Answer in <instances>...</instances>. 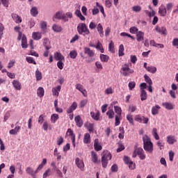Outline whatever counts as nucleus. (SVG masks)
Wrapping results in <instances>:
<instances>
[{
    "label": "nucleus",
    "instance_id": "nucleus-24",
    "mask_svg": "<svg viewBox=\"0 0 178 178\" xmlns=\"http://www.w3.org/2000/svg\"><path fill=\"white\" fill-rule=\"evenodd\" d=\"M177 140L173 136H167V143L170 145H173L174 143H176Z\"/></svg>",
    "mask_w": 178,
    "mask_h": 178
},
{
    "label": "nucleus",
    "instance_id": "nucleus-4",
    "mask_svg": "<svg viewBox=\"0 0 178 178\" xmlns=\"http://www.w3.org/2000/svg\"><path fill=\"white\" fill-rule=\"evenodd\" d=\"M121 73L122 76L127 77L130 76V74H133V73H134V70L130 68L129 64H124L121 68Z\"/></svg>",
    "mask_w": 178,
    "mask_h": 178
},
{
    "label": "nucleus",
    "instance_id": "nucleus-21",
    "mask_svg": "<svg viewBox=\"0 0 178 178\" xmlns=\"http://www.w3.org/2000/svg\"><path fill=\"white\" fill-rule=\"evenodd\" d=\"M32 37L33 40H35V41H38V40H41V38H42V35L40 32H33L32 33Z\"/></svg>",
    "mask_w": 178,
    "mask_h": 178
},
{
    "label": "nucleus",
    "instance_id": "nucleus-38",
    "mask_svg": "<svg viewBox=\"0 0 178 178\" xmlns=\"http://www.w3.org/2000/svg\"><path fill=\"white\" fill-rule=\"evenodd\" d=\"M52 29L56 33H60L62 31V26L59 25L54 24Z\"/></svg>",
    "mask_w": 178,
    "mask_h": 178
},
{
    "label": "nucleus",
    "instance_id": "nucleus-53",
    "mask_svg": "<svg viewBox=\"0 0 178 178\" xmlns=\"http://www.w3.org/2000/svg\"><path fill=\"white\" fill-rule=\"evenodd\" d=\"M120 133L118 135V138L120 140H123L124 138V129H122L121 127L120 128Z\"/></svg>",
    "mask_w": 178,
    "mask_h": 178
},
{
    "label": "nucleus",
    "instance_id": "nucleus-47",
    "mask_svg": "<svg viewBox=\"0 0 178 178\" xmlns=\"http://www.w3.org/2000/svg\"><path fill=\"white\" fill-rule=\"evenodd\" d=\"M100 59L102 62H108L109 60V56L105 55V54H100Z\"/></svg>",
    "mask_w": 178,
    "mask_h": 178
},
{
    "label": "nucleus",
    "instance_id": "nucleus-61",
    "mask_svg": "<svg viewBox=\"0 0 178 178\" xmlns=\"http://www.w3.org/2000/svg\"><path fill=\"white\" fill-rule=\"evenodd\" d=\"M136 122H138V123H143V116L138 115L135 116Z\"/></svg>",
    "mask_w": 178,
    "mask_h": 178
},
{
    "label": "nucleus",
    "instance_id": "nucleus-7",
    "mask_svg": "<svg viewBox=\"0 0 178 178\" xmlns=\"http://www.w3.org/2000/svg\"><path fill=\"white\" fill-rule=\"evenodd\" d=\"M83 52H84L85 55H88V56H89V58H92L93 56H95V52L87 47L83 48Z\"/></svg>",
    "mask_w": 178,
    "mask_h": 178
},
{
    "label": "nucleus",
    "instance_id": "nucleus-1",
    "mask_svg": "<svg viewBox=\"0 0 178 178\" xmlns=\"http://www.w3.org/2000/svg\"><path fill=\"white\" fill-rule=\"evenodd\" d=\"M143 148L146 152L152 154L154 152V143L151 142V138L147 135H145L143 137Z\"/></svg>",
    "mask_w": 178,
    "mask_h": 178
},
{
    "label": "nucleus",
    "instance_id": "nucleus-29",
    "mask_svg": "<svg viewBox=\"0 0 178 178\" xmlns=\"http://www.w3.org/2000/svg\"><path fill=\"white\" fill-rule=\"evenodd\" d=\"M147 98V91L145 90H140V99L141 101H145Z\"/></svg>",
    "mask_w": 178,
    "mask_h": 178
},
{
    "label": "nucleus",
    "instance_id": "nucleus-46",
    "mask_svg": "<svg viewBox=\"0 0 178 178\" xmlns=\"http://www.w3.org/2000/svg\"><path fill=\"white\" fill-rule=\"evenodd\" d=\"M51 175H52V171L51 170V168H48L43 174V178H47L51 176Z\"/></svg>",
    "mask_w": 178,
    "mask_h": 178
},
{
    "label": "nucleus",
    "instance_id": "nucleus-30",
    "mask_svg": "<svg viewBox=\"0 0 178 178\" xmlns=\"http://www.w3.org/2000/svg\"><path fill=\"white\" fill-rule=\"evenodd\" d=\"M20 129H21L20 126L15 127L14 129L10 130L9 133H10V134L16 136V134H17V133H19V131L20 130Z\"/></svg>",
    "mask_w": 178,
    "mask_h": 178
},
{
    "label": "nucleus",
    "instance_id": "nucleus-14",
    "mask_svg": "<svg viewBox=\"0 0 178 178\" xmlns=\"http://www.w3.org/2000/svg\"><path fill=\"white\" fill-rule=\"evenodd\" d=\"M62 90V86H58L57 87L52 88V93L54 97H59V92Z\"/></svg>",
    "mask_w": 178,
    "mask_h": 178
},
{
    "label": "nucleus",
    "instance_id": "nucleus-40",
    "mask_svg": "<svg viewBox=\"0 0 178 178\" xmlns=\"http://www.w3.org/2000/svg\"><path fill=\"white\" fill-rule=\"evenodd\" d=\"M27 47V38L23 36L22 38V47L26 49Z\"/></svg>",
    "mask_w": 178,
    "mask_h": 178
},
{
    "label": "nucleus",
    "instance_id": "nucleus-12",
    "mask_svg": "<svg viewBox=\"0 0 178 178\" xmlns=\"http://www.w3.org/2000/svg\"><path fill=\"white\" fill-rule=\"evenodd\" d=\"M137 154H138L140 159H141L142 161H144V159H145V158H146L145 152H144V149H143V148L138 147L137 149Z\"/></svg>",
    "mask_w": 178,
    "mask_h": 178
},
{
    "label": "nucleus",
    "instance_id": "nucleus-54",
    "mask_svg": "<svg viewBox=\"0 0 178 178\" xmlns=\"http://www.w3.org/2000/svg\"><path fill=\"white\" fill-rule=\"evenodd\" d=\"M26 62H28V63H33V65H37V63L35 62V60H34V59H33V57H26Z\"/></svg>",
    "mask_w": 178,
    "mask_h": 178
},
{
    "label": "nucleus",
    "instance_id": "nucleus-52",
    "mask_svg": "<svg viewBox=\"0 0 178 178\" xmlns=\"http://www.w3.org/2000/svg\"><path fill=\"white\" fill-rule=\"evenodd\" d=\"M129 32L131 34H137V33H138V29L136 26L131 27L129 29Z\"/></svg>",
    "mask_w": 178,
    "mask_h": 178
},
{
    "label": "nucleus",
    "instance_id": "nucleus-31",
    "mask_svg": "<svg viewBox=\"0 0 178 178\" xmlns=\"http://www.w3.org/2000/svg\"><path fill=\"white\" fill-rule=\"evenodd\" d=\"M95 48L100 51L102 54H104V47H102V43L99 41L97 42V45H95Z\"/></svg>",
    "mask_w": 178,
    "mask_h": 178
},
{
    "label": "nucleus",
    "instance_id": "nucleus-45",
    "mask_svg": "<svg viewBox=\"0 0 178 178\" xmlns=\"http://www.w3.org/2000/svg\"><path fill=\"white\" fill-rule=\"evenodd\" d=\"M45 165H47V159H43L42 163L38 167V170H41Z\"/></svg>",
    "mask_w": 178,
    "mask_h": 178
},
{
    "label": "nucleus",
    "instance_id": "nucleus-23",
    "mask_svg": "<svg viewBox=\"0 0 178 178\" xmlns=\"http://www.w3.org/2000/svg\"><path fill=\"white\" fill-rule=\"evenodd\" d=\"M161 106L156 105L152 108V115H158Z\"/></svg>",
    "mask_w": 178,
    "mask_h": 178
},
{
    "label": "nucleus",
    "instance_id": "nucleus-42",
    "mask_svg": "<svg viewBox=\"0 0 178 178\" xmlns=\"http://www.w3.org/2000/svg\"><path fill=\"white\" fill-rule=\"evenodd\" d=\"M106 115L108 116V119H113V118H115V112L113 110H108L106 112Z\"/></svg>",
    "mask_w": 178,
    "mask_h": 178
},
{
    "label": "nucleus",
    "instance_id": "nucleus-58",
    "mask_svg": "<svg viewBox=\"0 0 178 178\" xmlns=\"http://www.w3.org/2000/svg\"><path fill=\"white\" fill-rule=\"evenodd\" d=\"M75 88L76 90H78V91H83L84 89V86L83 85H81V83H76L75 85Z\"/></svg>",
    "mask_w": 178,
    "mask_h": 178
},
{
    "label": "nucleus",
    "instance_id": "nucleus-28",
    "mask_svg": "<svg viewBox=\"0 0 178 178\" xmlns=\"http://www.w3.org/2000/svg\"><path fill=\"white\" fill-rule=\"evenodd\" d=\"M91 156H92V162H93L94 163H97L98 161V156L97 155V153L94 151H92Z\"/></svg>",
    "mask_w": 178,
    "mask_h": 178
},
{
    "label": "nucleus",
    "instance_id": "nucleus-35",
    "mask_svg": "<svg viewBox=\"0 0 178 178\" xmlns=\"http://www.w3.org/2000/svg\"><path fill=\"white\" fill-rule=\"evenodd\" d=\"M152 134L155 140H159V135H158V129L156 128L152 129Z\"/></svg>",
    "mask_w": 178,
    "mask_h": 178
},
{
    "label": "nucleus",
    "instance_id": "nucleus-11",
    "mask_svg": "<svg viewBox=\"0 0 178 178\" xmlns=\"http://www.w3.org/2000/svg\"><path fill=\"white\" fill-rule=\"evenodd\" d=\"M94 148L97 152L102 149V145H101V143H99V140L98 138L95 139Z\"/></svg>",
    "mask_w": 178,
    "mask_h": 178
},
{
    "label": "nucleus",
    "instance_id": "nucleus-8",
    "mask_svg": "<svg viewBox=\"0 0 178 178\" xmlns=\"http://www.w3.org/2000/svg\"><path fill=\"white\" fill-rule=\"evenodd\" d=\"M48 41H49L48 38H45L43 42V45H44L45 49L47 50L43 54L44 58H47L48 55H49V51H49V49H51V47L47 45V42H48Z\"/></svg>",
    "mask_w": 178,
    "mask_h": 178
},
{
    "label": "nucleus",
    "instance_id": "nucleus-37",
    "mask_svg": "<svg viewBox=\"0 0 178 178\" xmlns=\"http://www.w3.org/2000/svg\"><path fill=\"white\" fill-rule=\"evenodd\" d=\"M118 55L119 56H123L124 55V46L123 44H120L119 47Z\"/></svg>",
    "mask_w": 178,
    "mask_h": 178
},
{
    "label": "nucleus",
    "instance_id": "nucleus-59",
    "mask_svg": "<svg viewBox=\"0 0 178 178\" xmlns=\"http://www.w3.org/2000/svg\"><path fill=\"white\" fill-rule=\"evenodd\" d=\"M16 63V61L15 60H10L8 64L7 67L8 69H10L12 67H13V66H15V64Z\"/></svg>",
    "mask_w": 178,
    "mask_h": 178
},
{
    "label": "nucleus",
    "instance_id": "nucleus-9",
    "mask_svg": "<svg viewBox=\"0 0 178 178\" xmlns=\"http://www.w3.org/2000/svg\"><path fill=\"white\" fill-rule=\"evenodd\" d=\"M11 17L14 20L15 23L17 24H19L23 22V19H22V17L19 16L16 13H13L11 14Z\"/></svg>",
    "mask_w": 178,
    "mask_h": 178
},
{
    "label": "nucleus",
    "instance_id": "nucleus-55",
    "mask_svg": "<svg viewBox=\"0 0 178 178\" xmlns=\"http://www.w3.org/2000/svg\"><path fill=\"white\" fill-rule=\"evenodd\" d=\"M105 94H106L107 95H109L111 94H113V89L112 88V87H109L107 88L105 91H104Z\"/></svg>",
    "mask_w": 178,
    "mask_h": 178
},
{
    "label": "nucleus",
    "instance_id": "nucleus-43",
    "mask_svg": "<svg viewBox=\"0 0 178 178\" xmlns=\"http://www.w3.org/2000/svg\"><path fill=\"white\" fill-rule=\"evenodd\" d=\"M147 72H149V73H152L153 74L156 73V67H154V66H148Z\"/></svg>",
    "mask_w": 178,
    "mask_h": 178
},
{
    "label": "nucleus",
    "instance_id": "nucleus-57",
    "mask_svg": "<svg viewBox=\"0 0 178 178\" xmlns=\"http://www.w3.org/2000/svg\"><path fill=\"white\" fill-rule=\"evenodd\" d=\"M96 6H97V8H99L100 9L101 13H102V15H104L105 16V10H104V6L100 5L99 3H98V2L96 3Z\"/></svg>",
    "mask_w": 178,
    "mask_h": 178
},
{
    "label": "nucleus",
    "instance_id": "nucleus-13",
    "mask_svg": "<svg viewBox=\"0 0 178 178\" xmlns=\"http://www.w3.org/2000/svg\"><path fill=\"white\" fill-rule=\"evenodd\" d=\"M159 13L160 14V16H162L163 17H165V16H166V13H168V11L166 10V8L165 7V5L162 4L159 8Z\"/></svg>",
    "mask_w": 178,
    "mask_h": 178
},
{
    "label": "nucleus",
    "instance_id": "nucleus-15",
    "mask_svg": "<svg viewBox=\"0 0 178 178\" xmlns=\"http://www.w3.org/2000/svg\"><path fill=\"white\" fill-rule=\"evenodd\" d=\"M74 122L78 127H83V119H81V117L80 115H76L75 117Z\"/></svg>",
    "mask_w": 178,
    "mask_h": 178
},
{
    "label": "nucleus",
    "instance_id": "nucleus-62",
    "mask_svg": "<svg viewBox=\"0 0 178 178\" xmlns=\"http://www.w3.org/2000/svg\"><path fill=\"white\" fill-rule=\"evenodd\" d=\"M128 86L129 88V90L131 91L133 89L136 88V82L134 81L129 82Z\"/></svg>",
    "mask_w": 178,
    "mask_h": 178
},
{
    "label": "nucleus",
    "instance_id": "nucleus-26",
    "mask_svg": "<svg viewBox=\"0 0 178 178\" xmlns=\"http://www.w3.org/2000/svg\"><path fill=\"white\" fill-rule=\"evenodd\" d=\"M44 92L45 91L44 90V88L42 87H40L37 90V95L40 97V98H42V97H44Z\"/></svg>",
    "mask_w": 178,
    "mask_h": 178
},
{
    "label": "nucleus",
    "instance_id": "nucleus-2",
    "mask_svg": "<svg viewBox=\"0 0 178 178\" xmlns=\"http://www.w3.org/2000/svg\"><path fill=\"white\" fill-rule=\"evenodd\" d=\"M77 31L81 35H88L90 34V30L85 23H80L77 26Z\"/></svg>",
    "mask_w": 178,
    "mask_h": 178
},
{
    "label": "nucleus",
    "instance_id": "nucleus-19",
    "mask_svg": "<svg viewBox=\"0 0 178 178\" xmlns=\"http://www.w3.org/2000/svg\"><path fill=\"white\" fill-rule=\"evenodd\" d=\"M54 59L56 60H58V62H60L62 60H65V56H63V55H62V54H60L59 52H56L54 54Z\"/></svg>",
    "mask_w": 178,
    "mask_h": 178
},
{
    "label": "nucleus",
    "instance_id": "nucleus-63",
    "mask_svg": "<svg viewBox=\"0 0 178 178\" xmlns=\"http://www.w3.org/2000/svg\"><path fill=\"white\" fill-rule=\"evenodd\" d=\"M129 112H136V111H137V106H134V105H131L129 106L128 108Z\"/></svg>",
    "mask_w": 178,
    "mask_h": 178
},
{
    "label": "nucleus",
    "instance_id": "nucleus-25",
    "mask_svg": "<svg viewBox=\"0 0 178 178\" xmlns=\"http://www.w3.org/2000/svg\"><path fill=\"white\" fill-rule=\"evenodd\" d=\"M155 30L156 31H157V33H160L161 34H163V35L166 34V28L163 26L162 27L156 26Z\"/></svg>",
    "mask_w": 178,
    "mask_h": 178
},
{
    "label": "nucleus",
    "instance_id": "nucleus-20",
    "mask_svg": "<svg viewBox=\"0 0 178 178\" xmlns=\"http://www.w3.org/2000/svg\"><path fill=\"white\" fill-rule=\"evenodd\" d=\"M83 143L84 144H90L91 143V136L90 134L86 133L83 136Z\"/></svg>",
    "mask_w": 178,
    "mask_h": 178
},
{
    "label": "nucleus",
    "instance_id": "nucleus-56",
    "mask_svg": "<svg viewBox=\"0 0 178 178\" xmlns=\"http://www.w3.org/2000/svg\"><path fill=\"white\" fill-rule=\"evenodd\" d=\"M63 17V14H62V12L60 11L57 12L54 15V17L56 19H59L60 20H62Z\"/></svg>",
    "mask_w": 178,
    "mask_h": 178
},
{
    "label": "nucleus",
    "instance_id": "nucleus-34",
    "mask_svg": "<svg viewBox=\"0 0 178 178\" xmlns=\"http://www.w3.org/2000/svg\"><path fill=\"white\" fill-rule=\"evenodd\" d=\"M59 119V115L54 113L51 116V123H56V121Z\"/></svg>",
    "mask_w": 178,
    "mask_h": 178
},
{
    "label": "nucleus",
    "instance_id": "nucleus-3",
    "mask_svg": "<svg viewBox=\"0 0 178 178\" xmlns=\"http://www.w3.org/2000/svg\"><path fill=\"white\" fill-rule=\"evenodd\" d=\"M112 159V154L108 150H106L103 152V155L102 156V165L103 168H106L108 166V161H111Z\"/></svg>",
    "mask_w": 178,
    "mask_h": 178
},
{
    "label": "nucleus",
    "instance_id": "nucleus-50",
    "mask_svg": "<svg viewBox=\"0 0 178 178\" xmlns=\"http://www.w3.org/2000/svg\"><path fill=\"white\" fill-rule=\"evenodd\" d=\"M86 127L90 133L94 131V124L88 123L86 124Z\"/></svg>",
    "mask_w": 178,
    "mask_h": 178
},
{
    "label": "nucleus",
    "instance_id": "nucleus-5",
    "mask_svg": "<svg viewBox=\"0 0 178 178\" xmlns=\"http://www.w3.org/2000/svg\"><path fill=\"white\" fill-rule=\"evenodd\" d=\"M40 170L37 168L35 170L33 169L31 167H27L26 169V172L27 175H29V176H31L33 178H35V176H37V173H38Z\"/></svg>",
    "mask_w": 178,
    "mask_h": 178
},
{
    "label": "nucleus",
    "instance_id": "nucleus-33",
    "mask_svg": "<svg viewBox=\"0 0 178 178\" xmlns=\"http://www.w3.org/2000/svg\"><path fill=\"white\" fill-rule=\"evenodd\" d=\"M97 31L100 34V37H102V38L104 37V27H102V24H99L97 25Z\"/></svg>",
    "mask_w": 178,
    "mask_h": 178
},
{
    "label": "nucleus",
    "instance_id": "nucleus-32",
    "mask_svg": "<svg viewBox=\"0 0 178 178\" xmlns=\"http://www.w3.org/2000/svg\"><path fill=\"white\" fill-rule=\"evenodd\" d=\"M90 115L94 120H99V112L95 113L93 111H92L90 112Z\"/></svg>",
    "mask_w": 178,
    "mask_h": 178
},
{
    "label": "nucleus",
    "instance_id": "nucleus-51",
    "mask_svg": "<svg viewBox=\"0 0 178 178\" xmlns=\"http://www.w3.org/2000/svg\"><path fill=\"white\" fill-rule=\"evenodd\" d=\"M40 29L43 33H45V30H47V23L45 22H40Z\"/></svg>",
    "mask_w": 178,
    "mask_h": 178
},
{
    "label": "nucleus",
    "instance_id": "nucleus-16",
    "mask_svg": "<svg viewBox=\"0 0 178 178\" xmlns=\"http://www.w3.org/2000/svg\"><path fill=\"white\" fill-rule=\"evenodd\" d=\"M12 84L15 90L18 91H20V90H22V83L19 82V81L14 80L13 81Z\"/></svg>",
    "mask_w": 178,
    "mask_h": 178
},
{
    "label": "nucleus",
    "instance_id": "nucleus-22",
    "mask_svg": "<svg viewBox=\"0 0 178 178\" xmlns=\"http://www.w3.org/2000/svg\"><path fill=\"white\" fill-rule=\"evenodd\" d=\"M162 106H164L165 109H168V111H172L174 108L173 104L170 102H164L162 104Z\"/></svg>",
    "mask_w": 178,
    "mask_h": 178
},
{
    "label": "nucleus",
    "instance_id": "nucleus-64",
    "mask_svg": "<svg viewBox=\"0 0 178 178\" xmlns=\"http://www.w3.org/2000/svg\"><path fill=\"white\" fill-rule=\"evenodd\" d=\"M131 62L134 65H135L136 62H137V56L136 55H131L130 56Z\"/></svg>",
    "mask_w": 178,
    "mask_h": 178
},
{
    "label": "nucleus",
    "instance_id": "nucleus-6",
    "mask_svg": "<svg viewBox=\"0 0 178 178\" xmlns=\"http://www.w3.org/2000/svg\"><path fill=\"white\" fill-rule=\"evenodd\" d=\"M145 81L147 83V88L149 92H152V80L147 74L144 75Z\"/></svg>",
    "mask_w": 178,
    "mask_h": 178
},
{
    "label": "nucleus",
    "instance_id": "nucleus-17",
    "mask_svg": "<svg viewBox=\"0 0 178 178\" xmlns=\"http://www.w3.org/2000/svg\"><path fill=\"white\" fill-rule=\"evenodd\" d=\"M136 40L138 42H141V41H144V32L138 31L136 32Z\"/></svg>",
    "mask_w": 178,
    "mask_h": 178
},
{
    "label": "nucleus",
    "instance_id": "nucleus-18",
    "mask_svg": "<svg viewBox=\"0 0 178 178\" xmlns=\"http://www.w3.org/2000/svg\"><path fill=\"white\" fill-rule=\"evenodd\" d=\"M77 109V103L74 102L67 109V113H72L74 111Z\"/></svg>",
    "mask_w": 178,
    "mask_h": 178
},
{
    "label": "nucleus",
    "instance_id": "nucleus-41",
    "mask_svg": "<svg viewBox=\"0 0 178 178\" xmlns=\"http://www.w3.org/2000/svg\"><path fill=\"white\" fill-rule=\"evenodd\" d=\"M127 120L130 123V124H132V126L134 125V120L133 119V115L131 114L127 115Z\"/></svg>",
    "mask_w": 178,
    "mask_h": 178
},
{
    "label": "nucleus",
    "instance_id": "nucleus-27",
    "mask_svg": "<svg viewBox=\"0 0 178 178\" xmlns=\"http://www.w3.org/2000/svg\"><path fill=\"white\" fill-rule=\"evenodd\" d=\"M30 13L31 16H33V17H35L37 15H38V8H37V7H33L31 9Z\"/></svg>",
    "mask_w": 178,
    "mask_h": 178
},
{
    "label": "nucleus",
    "instance_id": "nucleus-60",
    "mask_svg": "<svg viewBox=\"0 0 178 178\" xmlns=\"http://www.w3.org/2000/svg\"><path fill=\"white\" fill-rule=\"evenodd\" d=\"M173 8V3H167L166 5V10L168 11V12H172V9Z\"/></svg>",
    "mask_w": 178,
    "mask_h": 178
},
{
    "label": "nucleus",
    "instance_id": "nucleus-36",
    "mask_svg": "<svg viewBox=\"0 0 178 178\" xmlns=\"http://www.w3.org/2000/svg\"><path fill=\"white\" fill-rule=\"evenodd\" d=\"M35 78L37 81H40L42 79V73L38 69L35 71Z\"/></svg>",
    "mask_w": 178,
    "mask_h": 178
},
{
    "label": "nucleus",
    "instance_id": "nucleus-39",
    "mask_svg": "<svg viewBox=\"0 0 178 178\" xmlns=\"http://www.w3.org/2000/svg\"><path fill=\"white\" fill-rule=\"evenodd\" d=\"M150 45L152 47H157V45H160V48H161V49L165 48V46L163 44H159V43H156L155 42V40H150Z\"/></svg>",
    "mask_w": 178,
    "mask_h": 178
},
{
    "label": "nucleus",
    "instance_id": "nucleus-10",
    "mask_svg": "<svg viewBox=\"0 0 178 178\" xmlns=\"http://www.w3.org/2000/svg\"><path fill=\"white\" fill-rule=\"evenodd\" d=\"M75 163L77 168H79V169H80L82 171L84 170V161H83V160L76 158L75 159Z\"/></svg>",
    "mask_w": 178,
    "mask_h": 178
},
{
    "label": "nucleus",
    "instance_id": "nucleus-44",
    "mask_svg": "<svg viewBox=\"0 0 178 178\" xmlns=\"http://www.w3.org/2000/svg\"><path fill=\"white\" fill-rule=\"evenodd\" d=\"M114 111H115V113H117L118 115V116H122V108H120L118 106H115Z\"/></svg>",
    "mask_w": 178,
    "mask_h": 178
},
{
    "label": "nucleus",
    "instance_id": "nucleus-49",
    "mask_svg": "<svg viewBox=\"0 0 178 178\" xmlns=\"http://www.w3.org/2000/svg\"><path fill=\"white\" fill-rule=\"evenodd\" d=\"M70 56L72 59H76L77 58V51L76 50L71 51L70 52Z\"/></svg>",
    "mask_w": 178,
    "mask_h": 178
},
{
    "label": "nucleus",
    "instance_id": "nucleus-48",
    "mask_svg": "<svg viewBox=\"0 0 178 178\" xmlns=\"http://www.w3.org/2000/svg\"><path fill=\"white\" fill-rule=\"evenodd\" d=\"M141 6H134L132 7L133 12H136V13H138L141 12Z\"/></svg>",
    "mask_w": 178,
    "mask_h": 178
}]
</instances>
